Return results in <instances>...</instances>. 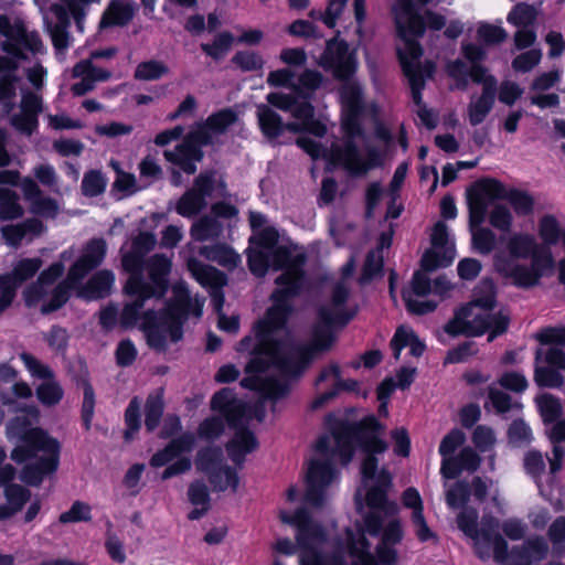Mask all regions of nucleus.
Here are the masks:
<instances>
[{"instance_id": "obj_1", "label": "nucleus", "mask_w": 565, "mask_h": 565, "mask_svg": "<svg viewBox=\"0 0 565 565\" xmlns=\"http://www.w3.org/2000/svg\"><path fill=\"white\" fill-rule=\"evenodd\" d=\"M383 428L374 416H367L359 423L342 428L331 435L320 437L316 444L315 457L309 461L306 473V503L321 507L324 490L335 479L332 461L339 457L348 465L353 457L354 446L364 452L361 465L362 487L366 490L365 500L370 508L363 516V527L353 535L348 531L350 554L355 558L353 565H393L397 559L394 548L403 539V530L396 518L398 505L387 500L392 487V477L384 468H379L376 455L387 450V444L381 439ZM281 522L297 529L296 542L300 550V565H345L339 555L332 557L324 553L327 535L315 523L306 508H299L294 515L286 511L279 513Z\"/></svg>"}, {"instance_id": "obj_2", "label": "nucleus", "mask_w": 565, "mask_h": 565, "mask_svg": "<svg viewBox=\"0 0 565 565\" xmlns=\"http://www.w3.org/2000/svg\"><path fill=\"white\" fill-rule=\"evenodd\" d=\"M305 264L306 255L290 248L270 253L258 248L248 254V267L255 276H265L269 268L282 270L275 279L277 288L270 296L273 306L255 326L254 333L244 337L236 345L237 352L252 355L245 366L248 375L241 385L258 391L264 399L276 401L289 390L290 373L281 370L282 364L289 363V349L294 347L286 322L292 309L291 299L307 285Z\"/></svg>"}, {"instance_id": "obj_3", "label": "nucleus", "mask_w": 565, "mask_h": 565, "mask_svg": "<svg viewBox=\"0 0 565 565\" xmlns=\"http://www.w3.org/2000/svg\"><path fill=\"white\" fill-rule=\"evenodd\" d=\"M156 243L154 234L141 232L134 237L131 249L122 255V267L129 274L124 290L134 299L125 303L119 321L125 328H140L151 348L163 350L168 341L178 342L182 338V323L190 311L191 295L185 285L177 284L173 301L163 310H145L147 300L161 299L166 295L172 266L171 259L162 254L143 259Z\"/></svg>"}, {"instance_id": "obj_4", "label": "nucleus", "mask_w": 565, "mask_h": 565, "mask_svg": "<svg viewBox=\"0 0 565 565\" xmlns=\"http://www.w3.org/2000/svg\"><path fill=\"white\" fill-rule=\"evenodd\" d=\"M344 81L341 88L344 139L332 142L328 148L309 136H302L297 139V145L315 160L326 159L352 175H362L376 166L379 153L374 147L369 146L360 124L364 109L362 86L350 78Z\"/></svg>"}, {"instance_id": "obj_5", "label": "nucleus", "mask_w": 565, "mask_h": 565, "mask_svg": "<svg viewBox=\"0 0 565 565\" xmlns=\"http://www.w3.org/2000/svg\"><path fill=\"white\" fill-rule=\"evenodd\" d=\"M355 269V260L351 257L341 268V278L334 281L329 298L319 308V321L313 328L311 343L289 349V363L282 364V371L290 373V379L299 375L307 365L321 352L331 348L334 342L333 326H344L354 316L350 306V282Z\"/></svg>"}, {"instance_id": "obj_6", "label": "nucleus", "mask_w": 565, "mask_h": 565, "mask_svg": "<svg viewBox=\"0 0 565 565\" xmlns=\"http://www.w3.org/2000/svg\"><path fill=\"white\" fill-rule=\"evenodd\" d=\"M7 437L22 444L17 446L11 458L17 462H24L39 458L23 469L22 480L29 484H39L43 477L56 470L58 463V443L50 438L42 429L32 427L26 416H17L7 425Z\"/></svg>"}, {"instance_id": "obj_7", "label": "nucleus", "mask_w": 565, "mask_h": 565, "mask_svg": "<svg viewBox=\"0 0 565 565\" xmlns=\"http://www.w3.org/2000/svg\"><path fill=\"white\" fill-rule=\"evenodd\" d=\"M476 509L466 508L457 515L459 530L470 540L475 554L481 561L491 557L501 565H530L522 545L508 550V542L500 534V521L484 514L478 521Z\"/></svg>"}, {"instance_id": "obj_8", "label": "nucleus", "mask_w": 565, "mask_h": 565, "mask_svg": "<svg viewBox=\"0 0 565 565\" xmlns=\"http://www.w3.org/2000/svg\"><path fill=\"white\" fill-rule=\"evenodd\" d=\"M18 64L13 58L0 56V108L9 115V124L19 134L31 137L39 127L42 97L29 89H22V79L17 74Z\"/></svg>"}, {"instance_id": "obj_9", "label": "nucleus", "mask_w": 565, "mask_h": 565, "mask_svg": "<svg viewBox=\"0 0 565 565\" xmlns=\"http://www.w3.org/2000/svg\"><path fill=\"white\" fill-rule=\"evenodd\" d=\"M267 102L285 111H289L298 121L284 124L280 116L269 106L260 104L257 106V119L263 134L274 139L279 137L285 130L291 132L308 131L317 138H321L327 132V127L320 120H315V108L310 102L297 100L290 94L270 93L267 95Z\"/></svg>"}, {"instance_id": "obj_10", "label": "nucleus", "mask_w": 565, "mask_h": 565, "mask_svg": "<svg viewBox=\"0 0 565 565\" xmlns=\"http://www.w3.org/2000/svg\"><path fill=\"white\" fill-rule=\"evenodd\" d=\"M509 321V315L503 311L492 313L490 309L469 302L456 311L455 317L444 330L452 337L459 334L477 337L490 331L488 341L491 342L497 335L507 331Z\"/></svg>"}, {"instance_id": "obj_11", "label": "nucleus", "mask_w": 565, "mask_h": 565, "mask_svg": "<svg viewBox=\"0 0 565 565\" xmlns=\"http://www.w3.org/2000/svg\"><path fill=\"white\" fill-rule=\"evenodd\" d=\"M63 273L64 265L62 262H56L43 270L38 280L24 290L25 305L33 307L42 302L41 310L43 313L60 309L67 301L70 290L76 285L71 282L68 277L55 285Z\"/></svg>"}, {"instance_id": "obj_12", "label": "nucleus", "mask_w": 565, "mask_h": 565, "mask_svg": "<svg viewBox=\"0 0 565 565\" xmlns=\"http://www.w3.org/2000/svg\"><path fill=\"white\" fill-rule=\"evenodd\" d=\"M423 50L420 45L413 41H406L405 49L399 51V61L405 76L408 79L414 103L418 106L417 115L420 121L429 129L437 125L436 116L422 105V89L425 86V79L430 77L435 71L431 62L420 63Z\"/></svg>"}, {"instance_id": "obj_13", "label": "nucleus", "mask_w": 565, "mask_h": 565, "mask_svg": "<svg viewBox=\"0 0 565 565\" xmlns=\"http://www.w3.org/2000/svg\"><path fill=\"white\" fill-rule=\"evenodd\" d=\"M450 289L451 284L445 276L431 280L425 271L418 270L403 290V299L411 313L426 315L437 308Z\"/></svg>"}, {"instance_id": "obj_14", "label": "nucleus", "mask_w": 565, "mask_h": 565, "mask_svg": "<svg viewBox=\"0 0 565 565\" xmlns=\"http://www.w3.org/2000/svg\"><path fill=\"white\" fill-rule=\"evenodd\" d=\"M500 185L490 183L482 190H472L468 194L469 226L473 247L483 255L490 254L495 246L494 233L480 225L486 220L492 198L500 195Z\"/></svg>"}, {"instance_id": "obj_15", "label": "nucleus", "mask_w": 565, "mask_h": 565, "mask_svg": "<svg viewBox=\"0 0 565 565\" xmlns=\"http://www.w3.org/2000/svg\"><path fill=\"white\" fill-rule=\"evenodd\" d=\"M0 34L4 36L2 49L17 58L44 55L46 46L39 33L29 30L26 24L18 19L0 15Z\"/></svg>"}, {"instance_id": "obj_16", "label": "nucleus", "mask_w": 565, "mask_h": 565, "mask_svg": "<svg viewBox=\"0 0 565 565\" xmlns=\"http://www.w3.org/2000/svg\"><path fill=\"white\" fill-rule=\"evenodd\" d=\"M226 195V185L223 180L216 179L215 172L201 173L194 180L193 186L178 201L175 211L183 217H194L203 211L212 196Z\"/></svg>"}, {"instance_id": "obj_17", "label": "nucleus", "mask_w": 565, "mask_h": 565, "mask_svg": "<svg viewBox=\"0 0 565 565\" xmlns=\"http://www.w3.org/2000/svg\"><path fill=\"white\" fill-rule=\"evenodd\" d=\"M395 21L398 33L403 40V45L398 46L397 53L405 49L406 41L419 43L412 38L423 36L425 32V23L433 30H440L446 25V20L443 15L427 11L425 14L426 21L416 13L413 0H397L394 7Z\"/></svg>"}, {"instance_id": "obj_18", "label": "nucleus", "mask_w": 565, "mask_h": 565, "mask_svg": "<svg viewBox=\"0 0 565 565\" xmlns=\"http://www.w3.org/2000/svg\"><path fill=\"white\" fill-rule=\"evenodd\" d=\"M552 267L551 257H533L530 264L504 255L494 256V268L505 279L519 288H532L540 282L545 270Z\"/></svg>"}, {"instance_id": "obj_19", "label": "nucleus", "mask_w": 565, "mask_h": 565, "mask_svg": "<svg viewBox=\"0 0 565 565\" xmlns=\"http://www.w3.org/2000/svg\"><path fill=\"white\" fill-rule=\"evenodd\" d=\"M116 54L115 49H106L94 51L89 58L82 60L73 66L72 77L79 78V82L71 86L74 96H83L92 92L96 83L106 82L111 77V73L107 70L94 65V58H110Z\"/></svg>"}, {"instance_id": "obj_20", "label": "nucleus", "mask_w": 565, "mask_h": 565, "mask_svg": "<svg viewBox=\"0 0 565 565\" xmlns=\"http://www.w3.org/2000/svg\"><path fill=\"white\" fill-rule=\"evenodd\" d=\"M322 76L319 72L305 70L299 76L290 68L273 71L268 74L267 83L270 86H286L292 89L290 95L297 100H310L315 90L321 85Z\"/></svg>"}, {"instance_id": "obj_21", "label": "nucleus", "mask_w": 565, "mask_h": 565, "mask_svg": "<svg viewBox=\"0 0 565 565\" xmlns=\"http://www.w3.org/2000/svg\"><path fill=\"white\" fill-rule=\"evenodd\" d=\"M565 370V353L557 345L539 348L535 352L534 381L539 386L561 387L564 379L558 372Z\"/></svg>"}, {"instance_id": "obj_22", "label": "nucleus", "mask_w": 565, "mask_h": 565, "mask_svg": "<svg viewBox=\"0 0 565 565\" xmlns=\"http://www.w3.org/2000/svg\"><path fill=\"white\" fill-rule=\"evenodd\" d=\"M431 248L422 258L425 270L431 271L438 267L448 266L455 258V244L450 239L448 226L438 221L431 232Z\"/></svg>"}, {"instance_id": "obj_23", "label": "nucleus", "mask_w": 565, "mask_h": 565, "mask_svg": "<svg viewBox=\"0 0 565 565\" xmlns=\"http://www.w3.org/2000/svg\"><path fill=\"white\" fill-rule=\"evenodd\" d=\"M319 64L333 72L339 79H349L356 71V60L344 41L332 39L327 42L326 50L320 56Z\"/></svg>"}, {"instance_id": "obj_24", "label": "nucleus", "mask_w": 565, "mask_h": 565, "mask_svg": "<svg viewBox=\"0 0 565 565\" xmlns=\"http://www.w3.org/2000/svg\"><path fill=\"white\" fill-rule=\"evenodd\" d=\"M546 457L536 449L527 450L523 457V467L527 476L535 482L540 493L544 498L552 495L556 484V472H552L551 466L546 467Z\"/></svg>"}, {"instance_id": "obj_25", "label": "nucleus", "mask_w": 565, "mask_h": 565, "mask_svg": "<svg viewBox=\"0 0 565 565\" xmlns=\"http://www.w3.org/2000/svg\"><path fill=\"white\" fill-rule=\"evenodd\" d=\"M107 250V244L103 238L90 239L83 249L81 257L68 270V280L78 284L90 270L99 266Z\"/></svg>"}, {"instance_id": "obj_26", "label": "nucleus", "mask_w": 565, "mask_h": 565, "mask_svg": "<svg viewBox=\"0 0 565 565\" xmlns=\"http://www.w3.org/2000/svg\"><path fill=\"white\" fill-rule=\"evenodd\" d=\"M237 120V115L230 108L222 109L202 122L192 130V138L199 141V145H210L214 138L224 134Z\"/></svg>"}, {"instance_id": "obj_27", "label": "nucleus", "mask_w": 565, "mask_h": 565, "mask_svg": "<svg viewBox=\"0 0 565 565\" xmlns=\"http://www.w3.org/2000/svg\"><path fill=\"white\" fill-rule=\"evenodd\" d=\"M201 146L192 138L191 131L180 145L173 150H166L163 154L167 161L178 166L185 173L193 174L196 171V162L203 157Z\"/></svg>"}, {"instance_id": "obj_28", "label": "nucleus", "mask_w": 565, "mask_h": 565, "mask_svg": "<svg viewBox=\"0 0 565 565\" xmlns=\"http://www.w3.org/2000/svg\"><path fill=\"white\" fill-rule=\"evenodd\" d=\"M463 56L472 64L469 71V76L475 83L481 84L482 89L487 87L490 82L493 84V90H498V83L494 76L489 75L487 68L479 65L487 56V51L478 44L465 43L462 44Z\"/></svg>"}, {"instance_id": "obj_29", "label": "nucleus", "mask_w": 565, "mask_h": 565, "mask_svg": "<svg viewBox=\"0 0 565 565\" xmlns=\"http://www.w3.org/2000/svg\"><path fill=\"white\" fill-rule=\"evenodd\" d=\"M136 3L132 0H111L99 22L100 29L125 26L134 18Z\"/></svg>"}, {"instance_id": "obj_30", "label": "nucleus", "mask_w": 565, "mask_h": 565, "mask_svg": "<svg viewBox=\"0 0 565 565\" xmlns=\"http://www.w3.org/2000/svg\"><path fill=\"white\" fill-rule=\"evenodd\" d=\"M497 92L493 90V84L490 82L480 95L471 96L467 106V116L471 126H478L486 120L493 108Z\"/></svg>"}, {"instance_id": "obj_31", "label": "nucleus", "mask_w": 565, "mask_h": 565, "mask_svg": "<svg viewBox=\"0 0 565 565\" xmlns=\"http://www.w3.org/2000/svg\"><path fill=\"white\" fill-rule=\"evenodd\" d=\"M211 406L233 424L245 413L244 403L235 397V393L230 388H223L215 393L211 401Z\"/></svg>"}, {"instance_id": "obj_32", "label": "nucleus", "mask_w": 565, "mask_h": 565, "mask_svg": "<svg viewBox=\"0 0 565 565\" xmlns=\"http://www.w3.org/2000/svg\"><path fill=\"white\" fill-rule=\"evenodd\" d=\"M539 234L545 244L554 245L562 242L565 247V228L554 215L546 214L540 218ZM559 280L565 284V258L559 263Z\"/></svg>"}, {"instance_id": "obj_33", "label": "nucleus", "mask_w": 565, "mask_h": 565, "mask_svg": "<svg viewBox=\"0 0 565 565\" xmlns=\"http://www.w3.org/2000/svg\"><path fill=\"white\" fill-rule=\"evenodd\" d=\"M43 231L44 225L38 218H28L21 223L7 225L1 228L6 243L13 247L19 246L23 238L39 236Z\"/></svg>"}, {"instance_id": "obj_34", "label": "nucleus", "mask_w": 565, "mask_h": 565, "mask_svg": "<svg viewBox=\"0 0 565 565\" xmlns=\"http://www.w3.org/2000/svg\"><path fill=\"white\" fill-rule=\"evenodd\" d=\"M490 183H497L501 186L500 195L493 196L492 202L498 199H504L510 202L515 213L520 215H527L533 211L534 200L529 193L514 189L507 191L503 184L497 180H486L479 183L473 190H482Z\"/></svg>"}, {"instance_id": "obj_35", "label": "nucleus", "mask_w": 565, "mask_h": 565, "mask_svg": "<svg viewBox=\"0 0 565 565\" xmlns=\"http://www.w3.org/2000/svg\"><path fill=\"white\" fill-rule=\"evenodd\" d=\"M257 447L258 443L254 434L245 428L237 429L226 444L227 455L236 465H242L246 455L253 452Z\"/></svg>"}, {"instance_id": "obj_36", "label": "nucleus", "mask_w": 565, "mask_h": 565, "mask_svg": "<svg viewBox=\"0 0 565 565\" xmlns=\"http://www.w3.org/2000/svg\"><path fill=\"white\" fill-rule=\"evenodd\" d=\"M52 9L58 21L55 24L46 23V26L54 49L57 53H63L71 45V38L67 32L70 20L67 12L62 7L54 4L52 6Z\"/></svg>"}, {"instance_id": "obj_37", "label": "nucleus", "mask_w": 565, "mask_h": 565, "mask_svg": "<svg viewBox=\"0 0 565 565\" xmlns=\"http://www.w3.org/2000/svg\"><path fill=\"white\" fill-rule=\"evenodd\" d=\"M31 493L19 484H9L4 488L6 503L0 504V520H7L22 510L30 500Z\"/></svg>"}, {"instance_id": "obj_38", "label": "nucleus", "mask_w": 565, "mask_h": 565, "mask_svg": "<svg viewBox=\"0 0 565 565\" xmlns=\"http://www.w3.org/2000/svg\"><path fill=\"white\" fill-rule=\"evenodd\" d=\"M406 347H409L411 354L416 358L425 351V344L415 335L414 331L403 326L396 330L391 340V348L396 360L399 359L402 350Z\"/></svg>"}, {"instance_id": "obj_39", "label": "nucleus", "mask_w": 565, "mask_h": 565, "mask_svg": "<svg viewBox=\"0 0 565 565\" xmlns=\"http://www.w3.org/2000/svg\"><path fill=\"white\" fill-rule=\"evenodd\" d=\"M539 245L535 237L530 234H515L508 242L509 258H531L550 257L548 255L539 254Z\"/></svg>"}, {"instance_id": "obj_40", "label": "nucleus", "mask_w": 565, "mask_h": 565, "mask_svg": "<svg viewBox=\"0 0 565 565\" xmlns=\"http://www.w3.org/2000/svg\"><path fill=\"white\" fill-rule=\"evenodd\" d=\"M551 438L554 441L552 456H546V459L551 466L552 472L558 473L562 470L565 458V449L559 445L561 441H565V419H561L554 424Z\"/></svg>"}, {"instance_id": "obj_41", "label": "nucleus", "mask_w": 565, "mask_h": 565, "mask_svg": "<svg viewBox=\"0 0 565 565\" xmlns=\"http://www.w3.org/2000/svg\"><path fill=\"white\" fill-rule=\"evenodd\" d=\"M196 469L207 477L223 468V451L220 447H207L200 450L195 458Z\"/></svg>"}, {"instance_id": "obj_42", "label": "nucleus", "mask_w": 565, "mask_h": 565, "mask_svg": "<svg viewBox=\"0 0 565 565\" xmlns=\"http://www.w3.org/2000/svg\"><path fill=\"white\" fill-rule=\"evenodd\" d=\"M23 214L24 209L19 202L18 193L8 188H0V221L17 220Z\"/></svg>"}, {"instance_id": "obj_43", "label": "nucleus", "mask_w": 565, "mask_h": 565, "mask_svg": "<svg viewBox=\"0 0 565 565\" xmlns=\"http://www.w3.org/2000/svg\"><path fill=\"white\" fill-rule=\"evenodd\" d=\"M222 228V224L216 217L205 215L193 223L191 226V236L199 242L214 239L221 235Z\"/></svg>"}, {"instance_id": "obj_44", "label": "nucleus", "mask_w": 565, "mask_h": 565, "mask_svg": "<svg viewBox=\"0 0 565 565\" xmlns=\"http://www.w3.org/2000/svg\"><path fill=\"white\" fill-rule=\"evenodd\" d=\"M42 266L40 258H25L15 264L11 273L4 274L9 281L15 288L20 287L24 281L33 277Z\"/></svg>"}, {"instance_id": "obj_45", "label": "nucleus", "mask_w": 565, "mask_h": 565, "mask_svg": "<svg viewBox=\"0 0 565 565\" xmlns=\"http://www.w3.org/2000/svg\"><path fill=\"white\" fill-rule=\"evenodd\" d=\"M115 276L109 270L97 271L87 282L86 292L89 298H103L110 292Z\"/></svg>"}, {"instance_id": "obj_46", "label": "nucleus", "mask_w": 565, "mask_h": 565, "mask_svg": "<svg viewBox=\"0 0 565 565\" xmlns=\"http://www.w3.org/2000/svg\"><path fill=\"white\" fill-rule=\"evenodd\" d=\"M188 267L194 278L202 285V286H217L222 282L223 277L218 270H216L214 267L204 265L200 263L196 259H189Z\"/></svg>"}, {"instance_id": "obj_47", "label": "nucleus", "mask_w": 565, "mask_h": 565, "mask_svg": "<svg viewBox=\"0 0 565 565\" xmlns=\"http://www.w3.org/2000/svg\"><path fill=\"white\" fill-rule=\"evenodd\" d=\"M200 255L209 260L216 262L220 265L235 267L241 262L238 254L224 246H204L200 249Z\"/></svg>"}, {"instance_id": "obj_48", "label": "nucleus", "mask_w": 565, "mask_h": 565, "mask_svg": "<svg viewBox=\"0 0 565 565\" xmlns=\"http://www.w3.org/2000/svg\"><path fill=\"white\" fill-rule=\"evenodd\" d=\"M35 394L38 399L44 406H54L61 402L64 395L62 386L53 377L43 381L36 388Z\"/></svg>"}, {"instance_id": "obj_49", "label": "nucleus", "mask_w": 565, "mask_h": 565, "mask_svg": "<svg viewBox=\"0 0 565 565\" xmlns=\"http://www.w3.org/2000/svg\"><path fill=\"white\" fill-rule=\"evenodd\" d=\"M537 18L535 7L527 3H519L513 7L507 17L509 23L518 28H529L534 24Z\"/></svg>"}, {"instance_id": "obj_50", "label": "nucleus", "mask_w": 565, "mask_h": 565, "mask_svg": "<svg viewBox=\"0 0 565 565\" xmlns=\"http://www.w3.org/2000/svg\"><path fill=\"white\" fill-rule=\"evenodd\" d=\"M107 178L100 170H89L84 173L82 180V193L85 196L94 198L106 190Z\"/></svg>"}, {"instance_id": "obj_51", "label": "nucleus", "mask_w": 565, "mask_h": 565, "mask_svg": "<svg viewBox=\"0 0 565 565\" xmlns=\"http://www.w3.org/2000/svg\"><path fill=\"white\" fill-rule=\"evenodd\" d=\"M169 73V67L161 61L141 62L135 70V78L139 81H157Z\"/></svg>"}, {"instance_id": "obj_52", "label": "nucleus", "mask_w": 565, "mask_h": 565, "mask_svg": "<svg viewBox=\"0 0 565 565\" xmlns=\"http://www.w3.org/2000/svg\"><path fill=\"white\" fill-rule=\"evenodd\" d=\"M145 413V425L149 431H152L158 427L163 413V398L160 392L148 396Z\"/></svg>"}, {"instance_id": "obj_53", "label": "nucleus", "mask_w": 565, "mask_h": 565, "mask_svg": "<svg viewBox=\"0 0 565 565\" xmlns=\"http://www.w3.org/2000/svg\"><path fill=\"white\" fill-rule=\"evenodd\" d=\"M211 484L216 491H225L231 489L232 491H236L238 487V477L234 469L228 466H224L218 469L216 472L212 473L209 477Z\"/></svg>"}, {"instance_id": "obj_54", "label": "nucleus", "mask_w": 565, "mask_h": 565, "mask_svg": "<svg viewBox=\"0 0 565 565\" xmlns=\"http://www.w3.org/2000/svg\"><path fill=\"white\" fill-rule=\"evenodd\" d=\"M475 306H480L492 310L495 306V287L492 280L484 279L475 288L473 298L470 301Z\"/></svg>"}, {"instance_id": "obj_55", "label": "nucleus", "mask_w": 565, "mask_h": 565, "mask_svg": "<svg viewBox=\"0 0 565 565\" xmlns=\"http://www.w3.org/2000/svg\"><path fill=\"white\" fill-rule=\"evenodd\" d=\"M479 500L483 501L488 494H491V499L497 507L501 505L499 500V489L495 487L494 482L491 479H482L480 477H475L470 487V494Z\"/></svg>"}, {"instance_id": "obj_56", "label": "nucleus", "mask_w": 565, "mask_h": 565, "mask_svg": "<svg viewBox=\"0 0 565 565\" xmlns=\"http://www.w3.org/2000/svg\"><path fill=\"white\" fill-rule=\"evenodd\" d=\"M542 56L541 49H530L513 58L512 68L519 73H529L541 63Z\"/></svg>"}, {"instance_id": "obj_57", "label": "nucleus", "mask_w": 565, "mask_h": 565, "mask_svg": "<svg viewBox=\"0 0 565 565\" xmlns=\"http://www.w3.org/2000/svg\"><path fill=\"white\" fill-rule=\"evenodd\" d=\"M416 370L411 367H402L396 374V383L392 379L385 380L380 387V398L384 397V394H390L394 387L402 390L407 388L414 381Z\"/></svg>"}, {"instance_id": "obj_58", "label": "nucleus", "mask_w": 565, "mask_h": 565, "mask_svg": "<svg viewBox=\"0 0 565 565\" xmlns=\"http://www.w3.org/2000/svg\"><path fill=\"white\" fill-rule=\"evenodd\" d=\"M477 39L486 45H495L507 39V32L501 26L482 22L477 26Z\"/></svg>"}, {"instance_id": "obj_59", "label": "nucleus", "mask_w": 565, "mask_h": 565, "mask_svg": "<svg viewBox=\"0 0 565 565\" xmlns=\"http://www.w3.org/2000/svg\"><path fill=\"white\" fill-rule=\"evenodd\" d=\"M30 212L42 217L54 218L58 213L57 202L41 193L36 199L29 204Z\"/></svg>"}, {"instance_id": "obj_60", "label": "nucleus", "mask_w": 565, "mask_h": 565, "mask_svg": "<svg viewBox=\"0 0 565 565\" xmlns=\"http://www.w3.org/2000/svg\"><path fill=\"white\" fill-rule=\"evenodd\" d=\"M539 407L544 422L548 423L555 422L563 409L561 399L551 394L542 395L539 398Z\"/></svg>"}, {"instance_id": "obj_61", "label": "nucleus", "mask_w": 565, "mask_h": 565, "mask_svg": "<svg viewBox=\"0 0 565 565\" xmlns=\"http://www.w3.org/2000/svg\"><path fill=\"white\" fill-rule=\"evenodd\" d=\"M233 42V36L228 32H223L216 35L213 43L201 44V49L211 57L215 60L222 58L230 50Z\"/></svg>"}, {"instance_id": "obj_62", "label": "nucleus", "mask_w": 565, "mask_h": 565, "mask_svg": "<svg viewBox=\"0 0 565 565\" xmlns=\"http://www.w3.org/2000/svg\"><path fill=\"white\" fill-rule=\"evenodd\" d=\"M225 429L224 416H212L203 420L199 427V436L201 438L213 440L218 438Z\"/></svg>"}, {"instance_id": "obj_63", "label": "nucleus", "mask_w": 565, "mask_h": 565, "mask_svg": "<svg viewBox=\"0 0 565 565\" xmlns=\"http://www.w3.org/2000/svg\"><path fill=\"white\" fill-rule=\"evenodd\" d=\"M90 507L83 501H75L70 510L60 515L61 523H76L92 519Z\"/></svg>"}, {"instance_id": "obj_64", "label": "nucleus", "mask_w": 565, "mask_h": 565, "mask_svg": "<svg viewBox=\"0 0 565 565\" xmlns=\"http://www.w3.org/2000/svg\"><path fill=\"white\" fill-rule=\"evenodd\" d=\"M470 497V486L466 481H457L446 493V502L450 508L465 505Z\"/></svg>"}]
</instances>
